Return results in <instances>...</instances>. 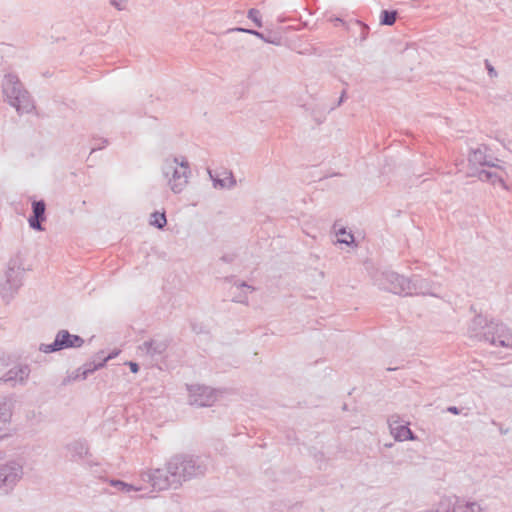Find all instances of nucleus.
I'll use <instances>...</instances> for the list:
<instances>
[{
	"label": "nucleus",
	"mask_w": 512,
	"mask_h": 512,
	"mask_svg": "<svg viewBox=\"0 0 512 512\" xmlns=\"http://www.w3.org/2000/svg\"><path fill=\"white\" fill-rule=\"evenodd\" d=\"M166 470L172 476L176 485L198 474L197 460L189 455L177 454L171 456L166 462Z\"/></svg>",
	"instance_id": "obj_1"
},
{
	"label": "nucleus",
	"mask_w": 512,
	"mask_h": 512,
	"mask_svg": "<svg viewBox=\"0 0 512 512\" xmlns=\"http://www.w3.org/2000/svg\"><path fill=\"white\" fill-rule=\"evenodd\" d=\"M141 482L147 487L146 493L161 492L176 485L172 476L163 467H151L140 473Z\"/></svg>",
	"instance_id": "obj_2"
},
{
	"label": "nucleus",
	"mask_w": 512,
	"mask_h": 512,
	"mask_svg": "<svg viewBox=\"0 0 512 512\" xmlns=\"http://www.w3.org/2000/svg\"><path fill=\"white\" fill-rule=\"evenodd\" d=\"M0 370H5L2 374V380L11 383L13 386L23 385L26 383L30 370L27 365L21 364L13 360L8 354L0 357Z\"/></svg>",
	"instance_id": "obj_3"
},
{
	"label": "nucleus",
	"mask_w": 512,
	"mask_h": 512,
	"mask_svg": "<svg viewBox=\"0 0 512 512\" xmlns=\"http://www.w3.org/2000/svg\"><path fill=\"white\" fill-rule=\"evenodd\" d=\"M186 391L188 404L198 408L210 407L218 400V391L204 384H188Z\"/></svg>",
	"instance_id": "obj_4"
},
{
	"label": "nucleus",
	"mask_w": 512,
	"mask_h": 512,
	"mask_svg": "<svg viewBox=\"0 0 512 512\" xmlns=\"http://www.w3.org/2000/svg\"><path fill=\"white\" fill-rule=\"evenodd\" d=\"M388 430L397 442L416 441L418 438L410 429V422L399 414H392L387 420Z\"/></svg>",
	"instance_id": "obj_5"
},
{
	"label": "nucleus",
	"mask_w": 512,
	"mask_h": 512,
	"mask_svg": "<svg viewBox=\"0 0 512 512\" xmlns=\"http://www.w3.org/2000/svg\"><path fill=\"white\" fill-rule=\"evenodd\" d=\"M22 466L16 461L0 464V492L12 488L22 477Z\"/></svg>",
	"instance_id": "obj_6"
},
{
	"label": "nucleus",
	"mask_w": 512,
	"mask_h": 512,
	"mask_svg": "<svg viewBox=\"0 0 512 512\" xmlns=\"http://www.w3.org/2000/svg\"><path fill=\"white\" fill-rule=\"evenodd\" d=\"M82 344V338L77 335H72L68 331L62 330L57 334L55 341L51 346V352L69 348H80Z\"/></svg>",
	"instance_id": "obj_7"
},
{
	"label": "nucleus",
	"mask_w": 512,
	"mask_h": 512,
	"mask_svg": "<svg viewBox=\"0 0 512 512\" xmlns=\"http://www.w3.org/2000/svg\"><path fill=\"white\" fill-rule=\"evenodd\" d=\"M12 411L6 404H0V438L11 435Z\"/></svg>",
	"instance_id": "obj_8"
},
{
	"label": "nucleus",
	"mask_w": 512,
	"mask_h": 512,
	"mask_svg": "<svg viewBox=\"0 0 512 512\" xmlns=\"http://www.w3.org/2000/svg\"><path fill=\"white\" fill-rule=\"evenodd\" d=\"M459 499V497L454 495L443 496L439 502L434 505L433 512H454Z\"/></svg>",
	"instance_id": "obj_9"
},
{
	"label": "nucleus",
	"mask_w": 512,
	"mask_h": 512,
	"mask_svg": "<svg viewBox=\"0 0 512 512\" xmlns=\"http://www.w3.org/2000/svg\"><path fill=\"white\" fill-rule=\"evenodd\" d=\"M112 485L119 491L130 493V492H143L146 493L147 487L141 482V478L139 480L134 481L132 483H126L122 481H115Z\"/></svg>",
	"instance_id": "obj_10"
},
{
	"label": "nucleus",
	"mask_w": 512,
	"mask_h": 512,
	"mask_svg": "<svg viewBox=\"0 0 512 512\" xmlns=\"http://www.w3.org/2000/svg\"><path fill=\"white\" fill-rule=\"evenodd\" d=\"M33 217L29 219V224L32 228L41 230L40 221L45 219V204L42 201L33 203Z\"/></svg>",
	"instance_id": "obj_11"
},
{
	"label": "nucleus",
	"mask_w": 512,
	"mask_h": 512,
	"mask_svg": "<svg viewBox=\"0 0 512 512\" xmlns=\"http://www.w3.org/2000/svg\"><path fill=\"white\" fill-rule=\"evenodd\" d=\"M454 512H484V508L477 501L459 499Z\"/></svg>",
	"instance_id": "obj_12"
},
{
	"label": "nucleus",
	"mask_w": 512,
	"mask_h": 512,
	"mask_svg": "<svg viewBox=\"0 0 512 512\" xmlns=\"http://www.w3.org/2000/svg\"><path fill=\"white\" fill-rule=\"evenodd\" d=\"M108 359L109 358H106L102 361L94 360L92 363L85 364L82 368L79 369L80 373L75 376V379H80V380L85 379L88 374H90L93 371H95L96 369L102 367Z\"/></svg>",
	"instance_id": "obj_13"
},
{
	"label": "nucleus",
	"mask_w": 512,
	"mask_h": 512,
	"mask_svg": "<svg viewBox=\"0 0 512 512\" xmlns=\"http://www.w3.org/2000/svg\"><path fill=\"white\" fill-rule=\"evenodd\" d=\"M167 223L166 216L164 212H155L150 216V224L159 229H162Z\"/></svg>",
	"instance_id": "obj_14"
},
{
	"label": "nucleus",
	"mask_w": 512,
	"mask_h": 512,
	"mask_svg": "<svg viewBox=\"0 0 512 512\" xmlns=\"http://www.w3.org/2000/svg\"><path fill=\"white\" fill-rule=\"evenodd\" d=\"M396 21V13L395 12H382L381 23L385 25H392Z\"/></svg>",
	"instance_id": "obj_15"
},
{
	"label": "nucleus",
	"mask_w": 512,
	"mask_h": 512,
	"mask_svg": "<svg viewBox=\"0 0 512 512\" xmlns=\"http://www.w3.org/2000/svg\"><path fill=\"white\" fill-rule=\"evenodd\" d=\"M186 183H187V176L184 175L183 177H178L177 180L174 179V182L171 183V188L173 191L179 192Z\"/></svg>",
	"instance_id": "obj_16"
},
{
	"label": "nucleus",
	"mask_w": 512,
	"mask_h": 512,
	"mask_svg": "<svg viewBox=\"0 0 512 512\" xmlns=\"http://www.w3.org/2000/svg\"><path fill=\"white\" fill-rule=\"evenodd\" d=\"M338 242L350 244L353 242V235L346 232L345 230H341L338 234Z\"/></svg>",
	"instance_id": "obj_17"
},
{
	"label": "nucleus",
	"mask_w": 512,
	"mask_h": 512,
	"mask_svg": "<svg viewBox=\"0 0 512 512\" xmlns=\"http://www.w3.org/2000/svg\"><path fill=\"white\" fill-rule=\"evenodd\" d=\"M259 16H260V13L258 10H255V9H251L248 13V17L250 19H252L258 27L261 26L260 22H259Z\"/></svg>",
	"instance_id": "obj_18"
},
{
	"label": "nucleus",
	"mask_w": 512,
	"mask_h": 512,
	"mask_svg": "<svg viewBox=\"0 0 512 512\" xmlns=\"http://www.w3.org/2000/svg\"><path fill=\"white\" fill-rule=\"evenodd\" d=\"M129 367H130V370L133 372V373H137L138 372V365L134 362H129Z\"/></svg>",
	"instance_id": "obj_19"
},
{
	"label": "nucleus",
	"mask_w": 512,
	"mask_h": 512,
	"mask_svg": "<svg viewBox=\"0 0 512 512\" xmlns=\"http://www.w3.org/2000/svg\"><path fill=\"white\" fill-rule=\"evenodd\" d=\"M488 69H489L490 73H492L494 71L493 68H491V67H488Z\"/></svg>",
	"instance_id": "obj_20"
}]
</instances>
